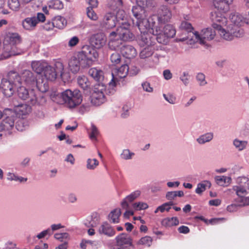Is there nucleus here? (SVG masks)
I'll use <instances>...</instances> for the list:
<instances>
[{
	"label": "nucleus",
	"mask_w": 249,
	"mask_h": 249,
	"mask_svg": "<svg viewBox=\"0 0 249 249\" xmlns=\"http://www.w3.org/2000/svg\"><path fill=\"white\" fill-rule=\"evenodd\" d=\"M196 79L198 82L199 85L201 86H205L207 84V81L205 79V75L201 72L197 74Z\"/></svg>",
	"instance_id": "864d4df0"
},
{
	"label": "nucleus",
	"mask_w": 249,
	"mask_h": 249,
	"mask_svg": "<svg viewBox=\"0 0 249 249\" xmlns=\"http://www.w3.org/2000/svg\"><path fill=\"white\" fill-rule=\"evenodd\" d=\"M87 14L88 17L93 20H96L98 19L97 14L94 12L92 8L88 7L87 9Z\"/></svg>",
	"instance_id": "13d9d810"
},
{
	"label": "nucleus",
	"mask_w": 249,
	"mask_h": 249,
	"mask_svg": "<svg viewBox=\"0 0 249 249\" xmlns=\"http://www.w3.org/2000/svg\"><path fill=\"white\" fill-rule=\"evenodd\" d=\"M99 161L95 159H88L86 167L89 170H94L99 165Z\"/></svg>",
	"instance_id": "de8ad7c7"
},
{
	"label": "nucleus",
	"mask_w": 249,
	"mask_h": 249,
	"mask_svg": "<svg viewBox=\"0 0 249 249\" xmlns=\"http://www.w3.org/2000/svg\"><path fill=\"white\" fill-rule=\"evenodd\" d=\"M52 234V232H51V230L50 228L47 229L46 230H44L38 234L36 235V237L38 239H42L44 238L47 235H51Z\"/></svg>",
	"instance_id": "680f3d73"
},
{
	"label": "nucleus",
	"mask_w": 249,
	"mask_h": 249,
	"mask_svg": "<svg viewBox=\"0 0 249 249\" xmlns=\"http://www.w3.org/2000/svg\"><path fill=\"white\" fill-rule=\"evenodd\" d=\"M154 47L153 46H146L141 51L140 56L142 59L149 58L153 53Z\"/></svg>",
	"instance_id": "e433bc0d"
},
{
	"label": "nucleus",
	"mask_w": 249,
	"mask_h": 249,
	"mask_svg": "<svg viewBox=\"0 0 249 249\" xmlns=\"http://www.w3.org/2000/svg\"><path fill=\"white\" fill-rule=\"evenodd\" d=\"M8 79L2 81V88L8 97L12 96L18 86L22 84L27 86H35L37 77L30 70H25L19 74L15 71H10L8 73Z\"/></svg>",
	"instance_id": "f257e3e1"
},
{
	"label": "nucleus",
	"mask_w": 249,
	"mask_h": 249,
	"mask_svg": "<svg viewBox=\"0 0 249 249\" xmlns=\"http://www.w3.org/2000/svg\"><path fill=\"white\" fill-rule=\"evenodd\" d=\"M65 161L70 163L71 165H74L75 163V158L71 154H69L67 156Z\"/></svg>",
	"instance_id": "774afa93"
},
{
	"label": "nucleus",
	"mask_w": 249,
	"mask_h": 249,
	"mask_svg": "<svg viewBox=\"0 0 249 249\" xmlns=\"http://www.w3.org/2000/svg\"><path fill=\"white\" fill-rule=\"evenodd\" d=\"M122 40L116 36L115 32L110 33L109 36L108 47L112 50H117L120 51V49L124 45L122 42Z\"/></svg>",
	"instance_id": "a211bd4d"
},
{
	"label": "nucleus",
	"mask_w": 249,
	"mask_h": 249,
	"mask_svg": "<svg viewBox=\"0 0 249 249\" xmlns=\"http://www.w3.org/2000/svg\"><path fill=\"white\" fill-rule=\"evenodd\" d=\"M35 86L42 92H45L49 89L48 82L42 79H37Z\"/></svg>",
	"instance_id": "4c0bfd02"
},
{
	"label": "nucleus",
	"mask_w": 249,
	"mask_h": 249,
	"mask_svg": "<svg viewBox=\"0 0 249 249\" xmlns=\"http://www.w3.org/2000/svg\"><path fill=\"white\" fill-rule=\"evenodd\" d=\"M216 8L222 14L215 12L212 15V19L213 22V27L217 31L220 36L227 40H231L235 37L242 36L244 31L235 22L229 25L226 30L222 27V25L227 22V19L223 14H225L227 12H224L222 10Z\"/></svg>",
	"instance_id": "f03ea898"
},
{
	"label": "nucleus",
	"mask_w": 249,
	"mask_h": 249,
	"mask_svg": "<svg viewBox=\"0 0 249 249\" xmlns=\"http://www.w3.org/2000/svg\"><path fill=\"white\" fill-rule=\"evenodd\" d=\"M77 82L79 86L84 89H87L90 86L89 82L85 76H79Z\"/></svg>",
	"instance_id": "37998d69"
},
{
	"label": "nucleus",
	"mask_w": 249,
	"mask_h": 249,
	"mask_svg": "<svg viewBox=\"0 0 249 249\" xmlns=\"http://www.w3.org/2000/svg\"><path fill=\"white\" fill-rule=\"evenodd\" d=\"M241 182V184L233 187V190L240 197H243L249 194V180L246 178H243Z\"/></svg>",
	"instance_id": "f3484780"
},
{
	"label": "nucleus",
	"mask_w": 249,
	"mask_h": 249,
	"mask_svg": "<svg viewBox=\"0 0 249 249\" xmlns=\"http://www.w3.org/2000/svg\"><path fill=\"white\" fill-rule=\"evenodd\" d=\"M215 34V31L211 28L202 30L200 33L197 32L191 33L190 35H192V38L190 39V44L198 43L202 45L207 46V42L213 39Z\"/></svg>",
	"instance_id": "1a4fd4ad"
},
{
	"label": "nucleus",
	"mask_w": 249,
	"mask_h": 249,
	"mask_svg": "<svg viewBox=\"0 0 249 249\" xmlns=\"http://www.w3.org/2000/svg\"><path fill=\"white\" fill-rule=\"evenodd\" d=\"M179 224V220L177 217L166 218L162 221V224L165 226L171 227L177 226Z\"/></svg>",
	"instance_id": "ea45409f"
},
{
	"label": "nucleus",
	"mask_w": 249,
	"mask_h": 249,
	"mask_svg": "<svg viewBox=\"0 0 249 249\" xmlns=\"http://www.w3.org/2000/svg\"><path fill=\"white\" fill-rule=\"evenodd\" d=\"M20 5L18 0H8V6L13 11H18L19 9Z\"/></svg>",
	"instance_id": "09e8293b"
},
{
	"label": "nucleus",
	"mask_w": 249,
	"mask_h": 249,
	"mask_svg": "<svg viewBox=\"0 0 249 249\" xmlns=\"http://www.w3.org/2000/svg\"><path fill=\"white\" fill-rule=\"evenodd\" d=\"M123 23L117 28L116 31H114L116 33V36L123 41H127L134 40L135 36L129 30L131 23Z\"/></svg>",
	"instance_id": "ddd939ff"
},
{
	"label": "nucleus",
	"mask_w": 249,
	"mask_h": 249,
	"mask_svg": "<svg viewBox=\"0 0 249 249\" xmlns=\"http://www.w3.org/2000/svg\"><path fill=\"white\" fill-rule=\"evenodd\" d=\"M118 22L115 13L107 12L104 16L102 21L94 25L95 31H102L115 27Z\"/></svg>",
	"instance_id": "9d476101"
},
{
	"label": "nucleus",
	"mask_w": 249,
	"mask_h": 249,
	"mask_svg": "<svg viewBox=\"0 0 249 249\" xmlns=\"http://www.w3.org/2000/svg\"><path fill=\"white\" fill-rule=\"evenodd\" d=\"M35 19H36V23L37 24L40 22H44L45 20L46 17L44 14L38 13L36 16H35Z\"/></svg>",
	"instance_id": "338daca9"
},
{
	"label": "nucleus",
	"mask_w": 249,
	"mask_h": 249,
	"mask_svg": "<svg viewBox=\"0 0 249 249\" xmlns=\"http://www.w3.org/2000/svg\"><path fill=\"white\" fill-rule=\"evenodd\" d=\"M67 24V20L62 17L57 16L54 18L52 23H49V27H45L47 30L52 29L53 27L61 29L64 28Z\"/></svg>",
	"instance_id": "393cba45"
},
{
	"label": "nucleus",
	"mask_w": 249,
	"mask_h": 249,
	"mask_svg": "<svg viewBox=\"0 0 249 249\" xmlns=\"http://www.w3.org/2000/svg\"><path fill=\"white\" fill-rule=\"evenodd\" d=\"M37 25L35 16L25 18L22 21L23 28L27 31L34 30Z\"/></svg>",
	"instance_id": "a878e982"
},
{
	"label": "nucleus",
	"mask_w": 249,
	"mask_h": 249,
	"mask_svg": "<svg viewBox=\"0 0 249 249\" xmlns=\"http://www.w3.org/2000/svg\"><path fill=\"white\" fill-rule=\"evenodd\" d=\"M180 28L182 30H185V33H187L188 34V36L183 37L182 38L179 39L178 40L182 41L188 40L190 43V39L192 38V35H190V34L191 33H193L192 32V30L193 29L192 25L187 21H184L181 22L180 25Z\"/></svg>",
	"instance_id": "cd10ccee"
},
{
	"label": "nucleus",
	"mask_w": 249,
	"mask_h": 249,
	"mask_svg": "<svg viewBox=\"0 0 249 249\" xmlns=\"http://www.w3.org/2000/svg\"><path fill=\"white\" fill-rule=\"evenodd\" d=\"M134 155L135 154L133 152H131L129 149H126L123 150L121 154V158L125 160H130Z\"/></svg>",
	"instance_id": "3c124183"
},
{
	"label": "nucleus",
	"mask_w": 249,
	"mask_h": 249,
	"mask_svg": "<svg viewBox=\"0 0 249 249\" xmlns=\"http://www.w3.org/2000/svg\"><path fill=\"white\" fill-rule=\"evenodd\" d=\"M233 145L237 150L241 151L246 148L248 142L247 141L240 140L238 139H235L233 141Z\"/></svg>",
	"instance_id": "58836bf2"
},
{
	"label": "nucleus",
	"mask_w": 249,
	"mask_h": 249,
	"mask_svg": "<svg viewBox=\"0 0 249 249\" xmlns=\"http://www.w3.org/2000/svg\"><path fill=\"white\" fill-rule=\"evenodd\" d=\"M54 237L56 239L64 243L66 241L68 243V241L70 240L69 234L67 232L56 233L54 235Z\"/></svg>",
	"instance_id": "c03bdc74"
},
{
	"label": "nucleus",
	"mask_w": 249,
	"mask_h": 249,
	"mask_svg": "<svg viewBox=\"0 0 249 249\" xmlns=\"http://www.w3.org/2000/svg\"><path fill=\"white\" fill-rule=\"evenodd\" d=\"M17 92L18 97L32 106H43L46 103V98L38 94L35 90L28 89L23 86H18Z\"/></svg>",
	"instance_id": "39448f33"
},
{
	"label": "nucleus",
	"mask_w": 249,
	"mask_h": 249,
	"mask_svg": "<svg viewBox=\"0 0 249 249\" xmlns=\"http://www.w3.org/2000/svg\"><path fill=\"white\" fill-rule=\"evenodd\" d=\"M190 76L188 72L184 71L180 75L179 79L183 83V84L187 86L189 83V79Z\"/></svg>",
	"instance_id": "5fc2aeb1"
},
{
	"label": "nucleus",
	"mask_w": 249,
	"mask_h": 249,
	"mask_svg": "<svg viewBox=\"0 0 249 249\" xmlns=\"http://www.w3.org/2000/svg\"><path fill=\"white\" fill-rule=\"evenodd\" d=\"M12 105L14 107V114L15 113L20 117L28 114L31 111V107L26 104H18L16 100H13Z\"/></svg>",
	"instance_id": "dca6fc26"
},
{
	"label": "nucleus",
	"mask_w": 249,
	"mask_h": 249,
	"mask_svg": "<svg viewBox=\"0 0 249 249\" xmlns=\"http://www.w3.org/2000/svg\"><path fill=\"white\" fill-rule=\"evenodd\" d=\"M89 74L95 80L100 81L104 78V73L102 71L96 68L89 69Z\"/></svg>",
	"instance_id": "473e14b6"
},
{
	"label": "nucleus",
	"mask_w": 249,
	"mask_h": 249,
	"mask_svg": "<svg viewBox=\"0 0 249 249\" xmlns=\"http://www.w3.org/2000/svg\"><path fill=\"white\" fill-rule=\"evenodd\" d=\"M117 246L122 248L127 247L131 245V239L129 235L122 233L116 237Z\"/></svg>",
	"instance_id": "5701e85b"
},
{
	"label": "nucleus",
	"mask_w": 249,
	"mask_h": 249,
	"mask_svg": "<svg viewBox=\"0 0 249 249\" xmlns=\"http://www.w3.org/2000/svg\"><path fill=\"white\" fill-rule=\"evenodd\" d=\"M48 5L49 8L60 10L63 8V2L60 0H51L50 1Z\"/></svg>",
	"instance_id": "79ce46f5"
},
{
	"label": "nucleus",
	"mask_w": 249,
	"mask_h": 249,
	"mask_svg": "<svg viewBox=\"0 0 249 249\" xmlns=\"http://www.w3.org/2000/svg\"><path fill=\"white\" fill-rule=\"evenodd\" d=\"M91 41L94 47L99 49L105 44L106 40L104 34H97L91 37Z\"/></svg>",
	"instance_id": "b1692460"
},
{
	"label": "nucleus",
	"mask_w": 249,
	"mask_h": 249,
	"mask_svg": "<svg viewBox=\"0 0 249 249\" xmlns=\"http://www.w3.org/2000/svg\"><path fill=\"white\" fill-rule=\"evenodd\" d=\"M47 66L48 64L45 61H34L31 63L32 70L37 74L44 71Z\"/></svg>",
	"instance_id": "c85d7f7f"
},
{
	"label": "nucleus",
	"mask_w": 249,
	"mask_h": 249,
	"mask_svg": "<svg viewBox=\"0 0 249 249\" xmlns=\"http://www.w3.org/2000/svg\"><path fill=\"white\" fill-rule=\"evenodd\" d=\"M79 41V39L78 37L74 36L71 37L68 42V46L71 47L76 46Z\"/></svg>",
	"instance_id": "0e129e2a"
},
{
	"label": "nucleus",
	"mask_w": 249,
	"mask_h": 249,
	"mask_svg": "<svg viewBox=\"0 0 249 249\" xmlns=\"http://www.w3.org/2000/svg\"><path fill=\"white\" fill-rule=\"evenodd\" d=\"M142 86L143 89L146 92H152L153 91V88L151 86L150 84L147 81L143 82Z\"/></svg>",
	"instance_id": "052dcab7"
},
{
	"label": "nucleus",
	"mask_w": 249,
	"mask_h": 249,
	"mask_svg": "<svg viewBox=\"0 0 249 249\" xmlns=\"http://www.w3.org/2000/svg\"><path fill=\"white\" fill-rule=\"evenodd\" d=\"M164 24L155 25V30L153 31V36H156L157 41L161 44H167L169 38L173 37L176 34L174 27L169 24L165 25Z\"/></svg>",
	"instance_id": "423d86ee"
},
{
	"label": "nucleus",
	"mask_w": 249,
	"mask_h": 249,
	"mask_svg": "<svg viewBox=\"0 0 249 249\" xmlns=\"http://www.w3.org/2000/svg\"><path fill=\"white\" fill-rule=\"evenodd\" d=\"M122 55L128 59L134 58L137 54L136 49L131 45H124L120 49Z\"/></svg>",
	"instance_id": "aec40b11"
},
{
	"label": "nucleus",
	"mask_w": 249,
	"mask_h": 249,
	"mask_svg": "<svg viewBox=\"0 0 249 249\" xmlns=\"http://www.w3.org/2000/svg\"><path fill=\"white\" fill-rule=\"evenodd\" d=\"M132 207L133 209L135 211H140L147 209L148 205L145 202H138L133 203Z\"/></svg>",
	"instance_id": "49530a36"
},
{
	"label": "nucleus",
	"mask_w": 249,
	"mask_h": 249,
	"mask_svg": "<svg viewBox=\"0 0 249 249\" xmlns=\"http://www.w3.org/2000/svg\"><path fill=\"white\" fill-rule=\"evenodd\" d=\"M115 14L117 17V21L120 25H122V23H124L123 22L131 23L132 22L131 20L123 10V8L115 12Z\"/></svg>",
	"instance_id": "7c9ffc66"
},
{
	"label": "nucleus",
	"mask_w": 249,
	"mask_h": 249,
	"mask_svg": "<svg viewBox=\"0 0 249 249\" xmlns=\"http://www.w3.org/2000/svg\"><path fill=\"white\" fill-rule=\"evenodd\" d=\"M233 2V0H214V6L218 9L222 10L224 12H228L230 9V5Z\"/></svg>",
	"instance_id": "c756f323"
},
{
	"label": "nucleus",
	"mask_w": 249,
	"mask_h": 249,
	"mask_svg": "<svg viewBox=\"0 0 249 249\" xmlns=\"http://www.w3.org/2000/svg\"><path fill=\"white\" fill-rule=\"evenodd\" d=\"M137 5L133 7L132 12L133 16L137 19V26H138V23L142 21L143 19H147L146 8H150L143 2H142L140 0H137Z\"/></svg>",
	"instance_id": "4468645a"
},
{
	"label": "nucleus",
	"mask_w": 249,
	"mask_h": 249,
	"mask_svg": "<svg viewBox=\"0 0 249 249\" xmlns=\"http://www.w3.org/2000/svg\"><path fill=\"white\" fill-rule=\"evenodd\" d=\"M141 195V191L139 190L135 191L126 196L122 201L121 206L123 209H127L129 208V203L132 202L135 199L137 198Z\"/></svg>",
	"instance_id": "4be33fe9"
},
{
	"label": "nucleus",
	"mask_w": 249,
	"mask_h": 249,
	"mask_svg": "<svg viewBox=\"0 0 249 249\" xmlns=\"http://www.w3.org/2000/svg\"><path fill=\"white\" fill-rule=\"evenodd\" d=\"M98 231L100 234H104L108 237H112L116 233L113 228L107 222L103 223L100 226Z\"/></svg>",
	"instance_id": "412c9836"
},
{
	"label": "nucleus",
	"mask_w": 249,
	"mask_h": 249,
	"mask_svg": "<svg viewBox=\"0 0 249 249\" xmlns=\"http://www.w3.org/2000/svg\"><path fill=\"white\" fill-rule=\"evenodd\" d=\"M110 60L113 65L118 64L121 61V56L119 53H114L110 56Z\"/></svg>",
	"instance_id": "6e6d98bb"
},
{
	"label": "nucleus",
	"mask_w": 249,
	"mask_h": 249,
	"mask_svg": "<svg viewBox=\"0 0 249 249\" xmlns=\"http://www.w3.org/2000/svg\"><path fill=\"white\" fill-rule=\"evenodd\" d=\"M163 96L165 100L171 104H175L176 103V97L171 94H163Z\"/></svg>",
	"instance_id": "bf43d9fd"
},
{
	"label": "nucleus",
	"mask_w": 249,
	"mask_h": 249,
	"mask_svg": "<svg viewBox=\"0 0 249 249\" xmlns=\"http://www.w3.org/2000/svg\"><path fill=\"white\" fill-rule=\"evenodd\" d=\"M98 56L97 51L93 47L88 45L84 46L76 56L71 59L69 63L70 69L72 72L76 73L80 68L90 67Z\"/></svg>",
	"instance_id": "7ed1b4c3"
},
{
	"label": "nucleus",
	"mask_w": 249,
	"mask_h": 249,
	"mask_svg": "<svg viewBox=\"0 0 249 249\" xmlns=\"http://www.w3.org/2000/svg\"><path fill=\"white\" fill-rule=\"evenodd\" d=\"M129 107L127 106H124L122 108L121 117L123 118L127 117L129 115Z\"/></svg>",
	"instance_id": "69168bd1"
},
{
	"label": "nucleus",
	"mask_w": 249,
	"mask_h": 249,
	"mask_svg": "<svg viewBox=\"0 0 249 249\" xmlns=\"http://www.w3.org/2000/svg\"><path fill=\"white\" fill-rule=\"evenodd\" d=\"M99 132L95 125L93 124H91L90 132L89 133V137L92 140H96L97 137L99 135Z\"/></svg>",
	"instance_id": "603ef678"
},
{
	"label": "nucleus",
	"mask_w": 249,
	"mask_h": 249,
	"mask_svg": "<svg viewBox=\"0 0 249 249\" xmlns=\"http://www.w3.org/2000/svg\"><path fill=\"white\" fill-rule=\"evenodd\" d=\"M216 183L221 186H227L231 181V178L224 176H217L215 177Z\"/></svg>",
	"instance_id": "f704fd0d"
},
{
	"label": "nucleus",
	"mask_w": 249,
	"mask_h": 249,
	"mask_svg": "<svg viewBox=\"0 0 249 249\" xmlns=\"http://www.w3.org/2000/svg\"><path fill=\"white\" fill-rule=\"evenodd\" d=\"M9 115L11 116H7L0 124V131H10L14 128L15 121L14 112L12 111V113L10 114Z\"/></svg>",
	"instance_id": "6ab92c4d"
},
{
	"label": "nucleus",
	"mask_w": 249,
	"mask_h": 249,
	"mask_svg": "<svg viewBox=\"0 0 249 249\" xmlns=\"http://www.w3.org/2000/svg\"><path fill=\"white\" fill-rule=\"evenodd\" d=\"M63 69V64L60 62H56L54 68L48 65L43 71L44 75L47 80L54 81L57 75H62Z\"/></svg>",
	"instance_id": "f8f14e48"
},
{
	"label": "nucleus",
	"mask_w": 249,
	"mask_h": 249,
	"mask_svg": "<svg viewBox=\"0 0 249 249\" xmlns=\"http://www.w3.org/2000/svg\"><path fill=\"white\" fill-rule=\"evenodd\" d=\"M60 98L61 100L57 101L59 104H64L69 108L72 109L79 106L83 101V96L80 91L78 89L72 90L66 89L60 95H57L56 98Z\"/></svg>",
	"instance_id": "20e7f679"
},
{
	"label": "nucleus",
	"mask_w": 249,
	"mask_h": 249,
	"mask_svg": "<svg viewBox=\"0 0 249 249\" xmlns=\"http://www.w3.org/2000/svg\"><path fill=\"white\" fill-rule=\"evenodd\" d=\"M144 19L138 23V27L141 32V36L138 40L139 44L141 47H143L146 46H153L155 39L153 38L151 34L153 35V31L155 30L154 27L155 26L149 22V27H145L146 29H142L141 25L143 24L144 26L145 24V23L142 24Z\"/></svg>",
	"instance_id": "6e6552de"
},
{
	"label": "nucleus",
	"mask_w": 249,
	"mask_h": 249,
	"mask_svg": "<svg viewBox=\"0 0 249 249\" xmlns=\"http://www.w3.org/2000/svg\"><path fill=\"white\" fill-rule=\"evenodd\" d=\"M173 205V202L172 201H170L168 202L165 203L162 205L158 207V210H160V211L161 213L164 212L165 211H169L171 209L170 206Z\"/></svg>",
	"instance_id": "4d7b16f0"
},
{
	"label": "nucleus",
	"mask_w": 249,
	"mask_h": 249,
	"mask_svg": "<svg viewBox=\"0 0 249 249\" xmlns=\"http://www.w3.org/2000/svg\"><path fill=\"white\" fill-rule=\"evenodd\" d=\"M121 214V209L116 208L112 210L108 214V219L113 223H118Z\"/></svg>",
	"instance_id": "72a5a7b5"
},
{
	"label": "nucleus",
	"mask_w": 249,
	"mask_h": 249,
	"mask_svg": "<svg viewBox=\"0 0 249 249\" xmlns=\"http://www.w3.org/2000/svg\"><path fill=\"white\" fill-rule=\"evenodd\" d=\"M213 132H209L199 136L196 140V142L201 145L210 142L213 138Z\"/></svg>",
	"instance_id": "2f4dec72"
},
{
	"label": "nucleus",
	"mask_w": 249,
	"mask_h": 249,
	"mask_svg": "<svg viewBox=\"0 0 249 249\" xmlns=\"http://www.w3.org/2000/svg\"><path fill=\"white\" fill-rule=\"evenodd\" d=\"M152 243V239L150 236H145L140 239L138 242V244L150 247Z\"/></svg>",
	"instance_id": "8fccbe9b"
},
{
	"label": "nucleus",
	"mask_w": 249,
	"mask_h": 249,
	"mask_svg": "<svg viewBox=\"0 0 249 249\" xmlns=\"http://www.w3.org/2000/svg\"><path fill=\"white\" fill-rule=\"evenodd\" d=\"M20 41V36L18 33H8L5 36L4 42L9 43L10 45L18 44Z\"/></svg>",
	"instance_id": "bb28decb"
},
{
	"label": "nucleus",
	"mask_w": 249,
	"mask_h": 249,
	"mask_svg": "<svg viewBox=\"0 0 249 249\" xmlns=\"http://www.w3.org/2000/svg\"><path fill=\"white\" fill-rule=\"evenodd\" d=\"M211 186V183L209 181L205 180L197 184V188L196 189V193L197 194H201L206 190L207 187L210 188Z\"/></svg>",
	"instance_id": "a19ab883"
},
{
	"label": "nucleus",
	"mask_w": 249,
	"mask_h": 249,
	"mask_svg": "<svg viewBox=\"0 0 249 249\" xmlns=\"http://www.w3.org/2000/svg\"><path fill=\"white\" fill-rule=\"evenodd\" d=\"M27 126V122L23 119H18L15 124L16 129L20 131L24 130Z\"/></svg>",
	"instance_id": "a18cd8bd"
},
{
	"label": "nucleus",
	"mask_w": 249,
	"mask_h": 249,
	"mask_svg": "<svg viewBox=\"0 0 249 249\" xmlns=\"http://www.w3.org/2000/svg\"><path fill=\"white\" fill-rule=\"evenodd\" d=\"M100 220L97 214L92 215V219L90 222V226L92 227H96L99 223Z\"/></svg>",
	"instance_id": "e2e57ef3"
},
{
	"label": "nucleus",
	"mask_w": 249,
	"mask_h": 249,
	"mask_svg": "<svg viewBox=\"0 0 249 249\" xmlns=\"http://www.w3.org/2000/svg\"><path fill=\"white\" fill-rule=\"evenodd\" d=\"M172 16L171 11L168 9L166 6H161L158 11V16L153 15L150 17L148 19H144L142 24L141 25L142 29H146L145 26L149 27V22L153 24L154 26L156 24H164L168 22Z\"/></svg>",
	"instance_id": "0eeeda50"
},
{
	"label": "nucleus",
	"mask_w": 249,
	"mask_h": 249,
	"mask_svg": "<svg viewBox=\"0 0 249 249\" xmlns=\"http://www.w3.org/2000/svg\"><path fill=\"white\" fill-rule=\"evenodd\" d=\"M129 69L127 65H123L119 68L113 71L111 73L112 80L109 85L114 86L120 79L124 78L128 72Z\"/></svg>",
	"instance_id": "2eb2a0df"
},
{
	"label": "nucleus",
	"mask_w": 249,
	"mask_h": 249,
	"mask_svg": "<svg viewBox=\"0 0 249 249\" xmlns=\"http://www.w3.org/2000/svg\"><path fill=\"white\" fill-rule=\"evenodd\" d=\"M108 6L114 11L113 13H115L123 8V1L122 0H110Z\"/></svg>",
	"instance_id": "c9c22d12"
},
{
	"label": "nucleus",
	"mask_w": 249,
	"mask_h": 249,
	"mask_svg": "<svg viewBox=\"0 0 249 249\" xmlns=\"http://www.w3.org/2000/svg\"><path fill=\"white\" fill-rule=\"evenodd\" d=\"M106 86L103 84H98L94 86L90 96L91 103L95 106H99L106 101L105 92Z\"/></svg>",
	"instance_id": "9b49d317"
}]
</instances>
